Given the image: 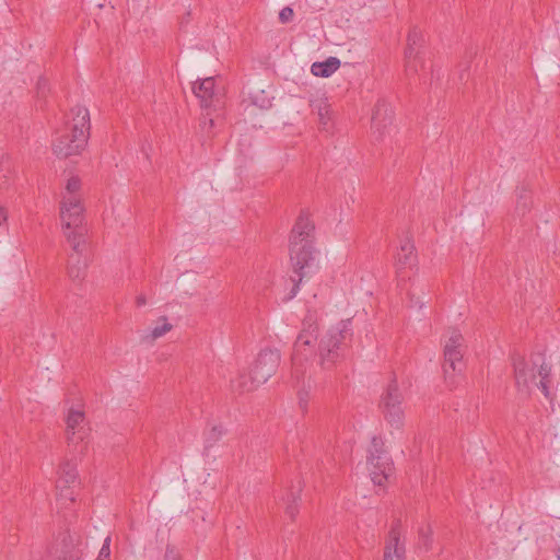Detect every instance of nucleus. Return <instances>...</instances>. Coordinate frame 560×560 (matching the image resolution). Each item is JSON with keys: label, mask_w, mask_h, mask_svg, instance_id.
Instances as JSON below:
<instances>
[{"label": "nucleus", "mask_w": 560, "mask_h": 560, "mask_svg": "<svg viewBox=\"0 0 560 560\" xmlns=\"http://www.w3.org/2000/svg\"><path fill=\"white\" fill-rule=\"evenodd\" d=\"M433 530L429 524L419 527L417 549L421 552H428L432 549Z\"/></svg>", "instance_id": "4be33fe9"}, {"label": "nucleus", "mask_w": 560, "mask_h": 560, "mask_svg": "<svg viewBox=\"0 0 560 560\" xmlns=\"http://www.w3.org/2000/svg\"><path fill=\"white\" fill-rule=\"evenodd\" d=\"M136 304L138 307L144 306L147 304V299L144 294H139L136 299Z\"/></svg>", "instance_id": "4c0bfd02"}, {"label": "nucleus", "mask_w": 560, "mask_h": 560, "mask_svg": "<svg viewBox=\"0 0 560 560\" xmlns=\"http://www.w3.org/2000/svg\"><path fill=\"white\" fill-rule=\"evenodd\" d=\"M0 219H5V210L0 207Z\"/></svg>", "instance_id": "58836bf2"}, {"label": "nucleus", "mask_w": 560, "mask_h": 560, "mask_svg": "<svg viewBox=\"0 0 560 560\" xmlns=\"http://www.w3.org/2000/svg\"><path fill=\"white\" fill-rule=\"evenodd\" d=\"M352 319H343L329 328L318 342L317 355L324 370H331L342 362L352 342Z\"/></svg>", "instance_id": "7ed1b4c3"}, {"label": "nucleus", "mask_w": 560, "mask_h": 560, "mask_svg": "<svg viewBox=\"0 0 560 560\" xmlns=\"http://www.w3.org/2000/svg\"><path fill=\"white\" fill-rule=\"evenodd\" d=\"M549 383H550V377L548 380H542V377H540V382L538 384V387L541 389V392L546 398L550 397Z\"/></svg>", "instance_id": "f704fd0d"}, {"label": "nucleus", "mask_w": 560, "mask_h": 560, "mask_svg": "<svg viewBox=\"0 0 560 560\" xmlns=\"http://www.w3.org/2000/svg\"><path fill=\"white\" fill-rule=\"evenodd\" d=\"M394 113L390 105L385 100H378L372 113V130L376 140H382L392 125Z\"/></svg>", "instance_id": "ddd939ff"}, {"label": "nucleus", "mask_w": 560, "mask_h": 560, "mask_svg": "<svg viewBox=\"0 0 560 560\" xmlns=\"http://www.w3.org/2000/svg\"><path fill=\"white\" fill-rule=\"evenodd\" d=\"M417 255L415 254L413 244L409 240L404 241L396 257L397 269L410 268L415 265Z\"/></svg>", "instance_id": "6ab92c4d"}, {"label": "nucleus", "mask_w": 560, "mask_h": 560, "mask_svg": "<svg viewBox=\"0 0 560 560\" xmlns=\"http://www.w3.org/2000/svg\"><path fill=\"white\" fill-rule=\"evenodd\" d=\"M423 43L422 32L417 26H413L409 31L405 49V69L408 75L416 74L419 69L424 68Z\"/></svg>", "instance_id": "1a4fd4ad"}, {"label": "nucleus", "mask_w": 560, "mask_h": 560, "mask_svg": "<svg viewBox=\"0 0 560 560\" xmlns=\"http://www.w3.org/2000/svg\"><path fill=\"white\" fill-rule=\"evenodd\" d=\"M368 465L371 480L375 486H384L388 477L393 474L394 464L386 450L382 439L373 436L369 450Z\"/></svg>", "instance_id": "423d86ee"}, {"label": "nucleus", "mask_w": 560, "mask_h": 560, "mask_svg": "<svg viewBox=\"0 0 560 560\" xmlns=\"http://www.w3.org/2000/svg\"><path fill=\"white\" fill-rule=\"evenodd\" d=\"M90 113L84 106L77 105L66 116L65 126L52 140V151L59 159L80 154L90 138Z\"/></svg>", "instance_id": "f03ea898"}, {"label": "nucleus", "mask_w": 560, "mask_h": 560, "mask_svg": "<svg viewBox=\"0 0 560 560\" xmlns=\"http://www.w3.org/2000/svg\"><path fill=\"white\" fill-rule=\"evenodd\" d=\"M109 545H110V537L107 536L104 539L103 546L100 550V553H98V557L96 560H108L109 559V556H110Z\"/></svg>", "instance_id": "7c9ffc66"}, {"label": "nucleus", "mask_w": 560, "mask_h": 560, "mask_svg": "<svg viewBox=\"0 0 560 560\" xmlns=\"http://www.w3.org/2000/svg\"><path fill=\"white\" fill-rule=\"evenodd\" d=\"M74 485L71 482H68L67 479H63L59 476L57 482H56V489L58 491V497L61 500H68L69 502H74V492L73 488Z\"/></svg>", "instance_id": "393cba45"}, {"label": "nucleus", "mask_w": 560, "mask_h": 560, "mask_svg": "<svg viewBox=\"0 0 560 560\" xmlns=\"http://www.w3.org/2000/svg\"><path fill=\"white\" fill-rule=\"evenodd\" d=\"M515 192H516L515 212L518 215L524 217L526 213L529 212L530 207H532L530 190L526 186L522 185V186L516 187Z\"/></svg>", "instance_id": "412c9836"}, {"label": "nucleus", "mask_w": 560, "mask_h": 560, "mask_svg": "<svg viewBox=\"0 0 560 560\" xmlns=\"http://www.w3.org/2000/svg\"><path fill=\"white\" fill-rule=\"evenodd\" d=\"M550 374H551V368L549 365H547L545 362H541L539 364L538 375L540 377H542V380H548L550 377Z\"/></svg>", "instance_id": "72a5a7b5"}, {"label": "nucleus", "mask_w": 560, "mask_h": 560, "mask_svg": "<svg viewBox=\"0 0 560 560\" xmlns=\"http://www.w3.org/2000/svg\"><path fill=\"white\" fill-rule=\"evenodd\" d=\"M165 560H180L175 548L173 546H167L165 550Z\"/></svg>", "instance_id": "e433bc0d"}, {"label": "nucleus", "mask_w": 560, "mask_h": 560, "mask_svg": "<svg viewBox=\"0 0 560 560\" xmlns=\"http://www.w3.org/2000/svg\"><path fill=\"white\" fill-rule=\"evenodd\" d=\"M84 420V413L79 410L71 409L67 417V441L68 444L77 445L79 442H83L86 432L80 424Z\"/></svg>", "instance_id": "dca6fc26"}, {"label": "nucleus", "mask_w": 560, "mask_h": 560, "mask_svg": "<svg viewBox=\"0 0 560 560\" xmlns=\"http://www.w3.org/2000/svg\"><path fill=\"white\" fill-rule=\"evenodd\" d=\"M83 207L74 197H69L62 201L60 217L63 223L65 234L70 243L72 250L80 252V246H84L85 229L83 222Z\"/></svg>", "instance_id": "39448f33"}, {"label": "nucleus", "mask_w": 560, "mask_h": 560, "mask_svg": "<svg viewBox=\"0 0 560 560\" xmlns=\"http://www.w3.org/2000/svg\"><path fill=\"white\" fill-rule=\"evenodd\" d=\"M315 108L317 109V113H318V116H319V122L324 126L327 125V121L329 120V118L327 117L328 115V112H329V106L324 103V102H319Z\"/></svg>", "instance_id": "c756f323"}, {"label": "nucleus", "mask_w": 560, "mask_h": 560, "mask_svg": "<svg viewBox=\"0 0 560 560\" xmlns=\"http://www.w3.org/2000/svg\"><path fill=\"white\" fill-rule=\"evenodd\" d=\"M294 16V12H293V9L290 8V7H284L280 12H279V20L281 23H289L292 21Z\"/></svg>", "instance_id": "2f4dec72"}, {"label": "nucleus", "mask_w": 560, "mask_h": 560, "mask_svg": "<svg viewBox=\"0 0 560 560\" xmlns=\"http://www.w3.org/2000/svg\"><path fill=\"white\" fill-rule=\"evenodd\" d=\"M511 360L517 388L520 390L528 389L529 385L536 380L538 360L532 359V363H528L524 357L516 352L511 355Z\"/></svg>", "instance_id": "f8f14e48"}, {"label": "nucleus", "mask_w": 560, "mask_h": 560, "mask_svg": "<svg viewBox=\"0 0 560 560\" xmlns=\"http://www.w3.org/2000/svg\"><path fill=\"white\" fill-rule=\"evenodd\" d=\"M401 521L396 518L392 523L390 530L384 548V560H406L405 542L400 541Z\"/></svg>", "instance_id": "4468645a"}, {"label": "nucleus", "mask_w": 560, "mask_h": 560, "mask_svg": "<svg viewBox=\"0 0 560 560\" xmlns=\"http://www.w3.org/2000/svg\"><path fill=\"white\" fill-rule=\"evenodd\" d=\"M50 91V88H49V83H48V80L44 77H40L38 80H37V83H36V96L38 100H46L47 97V94L49 93Z\"/></svg>", "instance_id": "cd10ccee"}, {"label": "nucleus", "mask_w": 560, "mask_h": 560, "mask_svg": "<svg viewBox=\"0 0 560 560\" xmlns=\"http://www.w3.org/2000/svg\"><path fill=\"white\" fill-rule=\"evenodd\" d=\"M86 249V243L84 242V246H80V252L73 250V253L69 256L68 261V276L73 281H81L84 279L86 275V260L83 258V252Z\"/></svg>", "instance_id": "f3484780"}, {"label": "nucleus", "mask_w": 560, "mask_h": 560, "mask_svg": "<svg viewBox=\"0 0 560 560\" xmlns=\"http://www.w3.org/2000/svg\"><path fill=\"white\" fill-rule=\"evenodd\" d=\"M82 550L69 533L59 534L47 551L48 560H80Z\"/></svg>", "instance_id": "9b49d317"}, {"label": "nucleus", "mask_w": 560, "mask_h": 560, "mask_svg": "<svg viewBox=\"0 0 560 560\" xmlns=\"http://www.w3.org/2000/svg\"><path fill=\"white\" fill-rule=\"evenodd\" d=\"M402 401L396 376H393L382 395L380 408L385 420L395 429H400L404 424Z\"/></svg>", "instance_id": "6e6552de"}, {"label": "nucleus", "mask_w": 560, "mask_h": 560, "mask_svg": "<svg viewBox=\"0 0 560 560\" xmlns=\"http://www.w3.org/2000/svg\"><path fill=\"white\" fill-rule=\"evenodd\" d=\"M557 558L560 559V547L558 548Z\"/></svg>", "instance_id": "ea45409f"}, {"label": "nucleus", "mask_w": 560, "mask_h": 560, "mask_svg": "<svg viewBox=\"0 0 560 560\" xmlns=\"http://www.w3.org/2000/svg\"><path fill=\"white\" fill-rule=\"evenodd\" d=\"M318 324L313 315H307L302 322V330L299 334L292 352V375L298 381L304 375L303 361L313 354V342L318 337Z\"/></svg>", "instance_id": "20e7f679"}, {"label": "nucleus", "mask_w": 560, "mask_h": 560, "mask_svg": "<svg viewBox=\"0 0 560 560\" xmlns=\"http://www.w3.org/2000/svg\"><path fill=\"white\" fill-rule=\"evenodd\" d=\"M315 225L308 212L302 210L290 235V261L292 288L287 300L293 299L304 279H308L317 270L316 250L314 247Z\"/></svg>", "instance_id": "f257e3e1"}, {"label": "nucleus", "mask_w": 560, "mask_h": 560, "mask_svg": "<svg viewBox=\"0 0 560 560\" xmlns=\"http://www.w3.org/2000/svg\"><path fill=\"white\" fill-rule=\"evenodd\" d=\"M307 401H308V392L302 389V390H299V404H300V407L305 410L306 407H307Z\"/></svg>", "instance_id": "c9c22d12"}, {"label": "nucleus", "mask_w": 560, "mask_h": 560, "mask_svg": "<svg viewBox=\"0 0 560 560\" xmlns=\"http://www.w3.org/2000/svg\"><path fill=\"white\" fill-rule=\"evenodd\" d=\"M225 433L222 425H213L210 430L206 431L203 434L205 439V446H203V454L208 455V452L210 448H212L215 443L223 436Z\"/></svg>", "instance_id": "5701e85b"}, {"label": "nucleus", "mask_w": 560, "mask_h": 560, "mask_svg": "<svg viewBox=\"0 0 560 560\" xmlns=\"http://www.w3.org/2000/svg\"><path fill=\"white\" fill-rule=\"evenodd\" d=\"M192 92L200 100L202 107H217L221 104L220 93L215 89V79L213 77L196 81L192 85Z\"/></svg>", "instance_id": "2eb2a0df"}, {"label": "nucleus", "mask_w": 560, "mask_h": 560, "mask_svg": "<svg viewBox=\"0 0 560 560\" xmlns=\"http://www.w3.org/2000/svg\"><path fill=\"white\" fill-rule=\"evenodd\" d=\"M280 361L281 355L279 350H261L250 370L254 382L257 384L266 383L277 372Z\"/></svg>", "instance_id": "9d476101"}, {"label": "nucleus", "mask_w": 560, "mask_h": 560, "mask_svg": "<svg viewBox=\"0 0 560 560\" xmlns=\"http://www.w3.org/2000/svg\"><path fill=\"white\" fill-rule=\"evenodd\" d=\"M465 348L463 335L458 330H453L444 345V362L442 365L445 380L450 385L454 384L455 374L465 369L463 360Z\"/></svg>", "instance_id": "0eeeda50"}, {"label": "nucleus", "mask_w": 560, "mask_h": 560, "mask_svg": "<svg viewBox=\"0 0 560 560\" xmlns=\"http://www.w3.org/2000/svg\"><path fill=\"white\" fill-rule=\"evenodd\" d=\"M258 385L259 384L254 382V380L252 378V372L249 373V375L240 374L237 378L231 382L233 390L238 393L250 392L255 389Z\"/></svg>", "instance_id": "b1692460"}, {"label": "nucleus", "mask_w": 560, "mask_h": 560, "mask_svg": "<svg viewBox=\"0 0 560 560\" xmlns=\"http://www.w3.org/2000/svg\"><path fill=\"white\" fill-rule=\"evenodd\" d=\"M59 476L67 479L68 482L75 485L78 481V471L75 463L71 460L63 462L59 467Z\"/></svg>", "instance_id": "a878e982"}, {"label": "nucleus", "mask_w": 560, "mask_h": 560, "mask_svg": "<svg viewBox=\"0 0 560 560\" xmlns=\"http://www.w3.org/2000/svg\"><path fill=\"white\" fill-rule=\"evenodd\" d=\"M199 125H200V127H201V130H202L203 132H206V133H207V137H208V138L213 137V135H214V133L211 131V130H212V128H214V126H215V121H214V119H213V118H210V117H208V116H203V117L201 118V120H200V124H199Z\"/></svg>", "instance_id": "c85d7f7f"}, {"label": "nucleus", "mask_w": 560, "mask_h": 560, "mask_svg": "<svg viewBox=\"0 0 560 560\" xmlns=\"http://www.w3.org/2000/svg\"><path fill=\"white\" fill-rule=\"evenodd\" d=\"M80 186H81V180L79 177H71L68 179V183H67V190L69 194H73L75 191H78L80 189Z\"/></svg>", "instance_id": "473e14b6"}, {"label": "nucleus", "mask_w": 560, "mask_h": 560, "mask_svg": "<svg viewBox=\"0 0 560 560\" xmlns=\"http://www.w3.org/2000/svg\"><path fill=\"white\" fill-rule=\"evenodd\" d=\"M340 67V60L336 57H328L325 61H316L311 66V72L315 77L328 78Z\"/></svg>", "instance_id": "aec40b11"}, {"label": "nucleus", "mask_w": 560, "mask_h": 560, "mask_svg": "<svg viewBox=\"0 0 560 560\" xmlns=\"http://www.w3.org/2000/svg\"><path fill=\"white\" fill-rule=\"evenodd\" d=\"M160 320L163 322L162 325H156L151 332L153 339H158L168 332L172 329V325L167 323V318L165 316L160 317Z\"/></svg>", "instance_id": "bb28decb"}, {"label": "nucleus", "mask_w": 560, "mask_h": 560, "mask_svg": "<svg viewBox=\"0 0 560 560\" xmlns=\"http://www.w3.org/2000/svg\"><path fill=\"white\" fill-rule=\"evenodd\" d=\"M302 481L300 479L296 480L295 483H292L290 490L287 493V497L283 498L285 503V514L293 521L299 513L298 502L301 500L302 492Z\"/></svg>", "instance_id": "a211bd4d"}]
</instances>
